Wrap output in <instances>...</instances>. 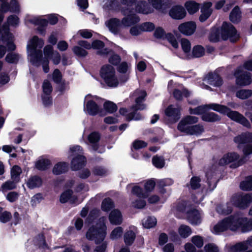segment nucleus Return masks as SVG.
<instances>
[{
  "instance_id": "obj_1",
  "label": "nucleus",
  "mask_w": 252,
  "mask_h": 252,
  "mask_svg": "<svg viewBox=\"0 0 252 252\" xmlns=\"http://www.w3.org/2000/svg\"><path fill=\"white\" fill-rule=\"evenodd\" d=\"M240 229L242 232H247L252 230V220H248L239 215H235L226 217L215 224L212 232L215 234L230 230L236 231Z\"/></svg>"
},
{
  "instance_id": "obj_2",
  "label": "nucleus",
  "mask_w": 252,
  "mask_h": 252,
  "mask_svg": "<svg viewBox=\"0 0 252 252\" xmlns=\"http://www.w3.org/2000/svg\"><path fill=\"white\" fill-rule=\"evenodd\" d=\"M44 44L43 39L34 36L28 43L27 48L29 60L34 65H40V61L43 55L41 49Z\"/></svg>"
},
{
  "instance_id": "obj_3",
  "label": "nucleus",
  "mask_w": 252,
  "mask_h": 252,
  "mask_svg": "<svg viewBox=\"0 0 252 252\" xmlns=\"http://www.w3.org/2000/svg\"><path fill=\"white\" fill-rule=\"evenodd\" d=\"M134 95L136 97L135 105L131 108V110L132 112L127 113V110L125 108H121L119 110L120 113L121 115H126V119L129 121L140 120L142 117L136 112V111L142 110L145 108V105L141 103L144 100L147 95L146 92L144 90H136Z\"/></svg>"
},
{
  "instance_id": "obj_4",
  "label": "nucleus",
  "mask_w": 252,
  "mask_h": 252,
  "mask_svg": "<svg viewBox=\"0 0 252 252\" xmlns=\"http://www.w3.org/2000/svg\"><path fill=\"white\" fill-rule=\"evenodd\" d=\"M105 221V217L100 218L95 225L89 228L86 234V238L89 240H94L96 243L103 241L106 235Z\"/></svg>"
},
{
  "instance_id": "obj_5",
  "label": "nucleus",
  "mask_w": 252,
  "mask_h": 252,
  "mask_svg": "<svg viewBox=\"0 0 252 252\" xmlns=\"http://www.w3.org/2000/svg\"><path fill=\"white\" fill-rule=\"evenodd\" d=\"M213 110L226 115L231 120L238 123L244 126L250 128L251 125L249 121L241 114L236 111H232L226 106L213 104Z\"/></svg>"
},
{
  "instance_id": "obj_6",
  "label": "nucleus",
  "mask_w": 252,
  "mask_h": 252,
  "mask_svg": "<svg viewBox=\"0 0 252 252\" xmlns=\"http://www.w3.org/2000/svg\"><path fill=\"white\" fill-rule=\"evenodd\" d=\"M213 110L226 115L231 120L238 123L244 126L250 128L251 125L249 121L241 114L236 111H232L226 106L213 104Z\"/></svg>"
},
{
  "instance_id": "obj_7",
  "label": "nucleus",
  "mask_w": 252,
  "mask_h": 252,
  "mask_svg": "<svg viewBox=\"0 0 252 252\" xmlns=\"http://www.w3.org/2000/svg\"><path fill=\"white\" fill-rule=\"evenodd\" d=\"M100 74L105 83L110 87H116L119 82H125L128 78L127 75H125L124 79L119 80L116 74L115 68L108 64L104 65L101 67Z\"/></svg>"
},
{
  "instance_id": "obj_8",
  "label": "nucleus",
  "mask_w": 252,
  "mask_h": 252,
  "mask_svg": "<svg viewBox=\"0 0 252 252\" xmlns=\"http://www.w3.org/2000/svg\"><path fill=\"white\" fill-rule=\"evenodd\" d=\"M244 69L252 71V59L245 62L243 66L239 67L234 72V76L236 78V83L240 86L248 85L252 81L251 73L244 71Z\"/></svg>"
},
{
  "instance_id": "obj_9",
  "label": "nucleus",
  "mask_w": 252,
  "mask_h": 252,
  "mask_svg": "<svg viewBox=\"0 0 252 252\" xmlns=\"http://www.w3.org/2000/svg\"><path fill=\"white\" fill-rule=\"evenodd\" d=\"M5 46L9 50H14L15 49V45L13 42L12 34L9 33L6 26H4L0 32V58H2L6 53Z\"/></svg>"
},
{
  "instance_id": "obj_10",
  "label": "nucleus",
  "mask_w": 252,
  "mask_h": 252,
  "mask_svg": "<svg viewBox=\"0 0 252 252\" xmlns=\"http://www.w3.org/2000/svg\"><path fill=\"white\" fill-rule=\"evenodd\" d=\"M50 59H52L54 64H58L60 62L61 57L58 52L53 51L52 46L46 45L44 48V57H42L40 61V64L42 65L45 73L48 72L49 70L48 63Z\"/></svg>"
},
{
  "instance_id": "obj_11",
  "label": "nucleus",
  "mask_w": 252,
  "mask_h": 252,
  "mask_svg": "<svg viewBox=\"0 0 252 252\" xmlns=\"http://www.w3.org/2000/svg\"><path fill=\"white\" fill-rule=\"evenodd\" d=\"M97 100L98 97L96 96L90 94L86 95L84 99L83 108L85 113L91 116L97 114L103 116V114L97 103Z\"/></svg>"
},
{
  "instance_id": "obj_12",
  "label": "nucleus",
  "mask_w": 252,
  "mask_h": 252,
  "mask_svg": "<svg viewBox=\"0 0 252 252\" xmlns=\"http://www.w3.org/2000/svg\"><path fill=\"white\" fill-rule=\"evenodd\" d=\"M243 163L242 159H240L239 155L235 152L225 154L219 160V165L224 166L229 164L232 168H237Z\"/></svg>"
},
{
  "instance_id": "obj_13",
  "label": "nucleus",
  "mask_w": 252,
  "mask_h": 252,
  "mask_svg": "<svg viewBox=\"0 0 252 252\" xmlns=\"http://www.w3.org/2000/svg\"><path fill=\"white\" fill-rule=\"evenodd\" d=\"M47 19L48 22L43 16L33 17L28 15L25 18V21L26 23H31L40 27H44L47 25L48 22L51 25H54L58 21L57 17L55 14L47 16Z\"/></svg>"
},
{
  "instance_id": "obj_14",
  "label": "nucleus",
  "mask_w": 252,
  "mask_h": 252,
  "mask_svg": "<svg viewBox=\"0 0 252 252\" xmlns=\"http://www.w3.org/2000/svg\"><path fill=\"white\" fill-rule=\"evenodd\" d=\"M132 193L136 196V198H131V203L133 207L142 209L146 205V201L144 199L148 197V194L143 193L142 188L137 186H134L132 188Z\"/></svg>"
},
{
  "instance_id": "obj_15",
  "label": "nucleus",
  "mask_w": 252,
  "mask_h": 252,
  "mask_svg": "<svg viewBox=\"0 0 252 252\" xmlns=\"http://www.w3.org/2000/svg\"><path fill=\"white\" fill-rule=\"evenodd\" d=\"M70 151L72 153V156L77 155L71 161V167L73 170H78L84 166L86 162L85 158L80 155L82 149L80 146H74L70 147Z\"/></svg>"
},
{
  "instance_id": "obj_16",
  "label": "nucleus",
  "mask_w": 252,
  "mask_h": 252,
  "mask_svg": "<svg viewBox=\"0 0 252 252\" xmlns=\"http://www.w3.org/2000/svg\"><path fill=\"white\" fill-rule=\"evenodd\" d=\"M220 32L224 40L229 39L231 42H235L239 38V34L234 27L226 22L223 23Z\"/></svg>"
},
{
  "instance_id": "obj_17",
  "label": "nucleus",
  "mask_w": 252,
  "mask_h": 252,
  "mask_svg": "<svg viewBox=\"0 0 252 252\" xmlns=\"http://www.w3.org/2000/svg\"><path fill=\"white\" fill-rule=\"evenodd\" d=\"M126 6L127 8L123 9L122 11L123 14L126 16L121 21L122 28L131 26L139 21L138 17L133 13V12L132 10L133 9V5L131 6Z\"/></svg>"
},
{
  "instance_id": "obj_18",
  "label": "nucleus",
  "mask_w": 252,
  "mask_h": 252,
  "mask_svg": "<svg viewBox=\"0 0 252 252\" xmlns=\"http://www.w3.org/2000/svg\"><path fill=\"white\" fill-rule=\"evenodd\" d=\"M206 84H208L214 87H219L222 84L221 78L216 73H209L203 80V82L200 85L201 87L204 89L211 90V87Z\"/></svg>"
},
{
  "instance_id": "obj_19",
  "label": "nucleus",
  "mask_w": 252,
  "mask_h": 252,
  "mask_svg": "<svg viewBox=\"0 0 252 252\" xmlns=\"http://www.w3.org/2000/svg\"><path fill=\"white\" fill-rule=\"evenodd\" d=\"M252 202L250 194H236L231 198V203L240 208L247 207Z\"/></svg>"
},
{
  "instance_id": "obj_20",
  "label": "nucleus",
  "mask_w": 252,
  "mask_h": 252,
  "mask_svg": "<svg viewBox=\"0 0 252 252\" xmlns=\"http://www.w3.org/2000/svg\"><path fill=\"white\" fill-rule=\"evenodd\" d=\"M198 121L197 117L188 116L184 118L178 124L177 128L181 132L188 134L191 125L196 123Z\"/></svg>"
},
{
  "instance_id": "obj_21",
  "label": "nucleus",
  "mask_w": 252,
  "mask_h": 252,
  "mask_svg": "<svg viewBox=\"0 0 252 252\" xmlns=\"http://www.w3.org/2000/svg\"><path fill=\"white\" fill-rule=\"evenodd\" d=\"M78 46H75L72 48L74 54L79 57H85L88 53L86 50L90 49L91 45L87 41L80 40L78 42Z\"/></svg>"
},
{
  "instance_id": "obj_22",
  "label": "nucleus",
  "mask_w": 252,
  "mask_h": 252,
  "mask_svg": "<svg viewBox=\"0 0 252 252\" xmlns=\"http://www.w3.org/2000/svg\"><path fill=\"white\" fill-rule=\"evenodd\" d=\"M196 25L193 22H187L180 24L178 27L179 31L182 34L189 36L192 35L195 31Z\"/></svg>"
},
{
  "instance_id": "obj_23",
  "label": "nucleus",
  "mask_w": 252,
  "mask_h": 252,
  "mask_svg": "<svg viewBox=\"0 0 252 252\" xmlns=\"http://www.w3.org/2000/svg\"><path fill=\"white\" fill-rule=\"evenodd\" d=\"M170 16L176 20H181L185 17L186 12L185 8L181 5H174L169 11Z\"/></svg>"
},
{
  "instance_id": "obj_24",
  "label": "nucleus",
  "mask_w": 252,
  "mask_h": 252,
  "mask_svg": "<svg viewBox=\"0 0 252 252\" xmlns=\"http://www.w3.org/2000/svg\"><path fill=\"white\" fill-rule=\"evenodd\" d=\"M187 218L191 224L198 225L201 222L202 214L199 211L193 209L187 212Z\"/></svg>"
},
{
  "instance_id": "obj_25",
  "label": "nucleus",
  "mask_w": 252,
  "mask_h": 252,
  "mask_svg": "<svg viewBox=\"0 0 252 252\" xmlns=\"http://www.w3.org/2000/svg\"><path fill=\"white\" fill-rule=\"evenodd\" d=\"M212 6L211 2L207 1L203 3L201 8V14L199 17V20L201 22L205 21L210 17L212 13Z\"/></svg>"
},
{
  "instance_id": "obj_26",
  "label": "nucleus",
  "mask_w": 252,
  "mask_h": 252,
  "mask_svg": "<svg viewBox=\"0 0 252 252\" xmlns=\"http://www.w3.org/2000/svg\"><path fill=\"white\" fill-rule=\"evenodd\" d=\"M135 7V11L138 13L148 14L154 12V9L146 1L139 2L136 5L133 3V8Z\"/></svg>"
},
{
  "instance_id": "obj_27",
  "label": "nucleus",
  "mask_w": 252,
  "mask_h": 252,
  "mask_svg": "<svg viewBox=\"0 0 252 252\" xmlns=\"http://www.w3.org/2000/svg\"><path fill=\"white\" fill-rule=\"evenodd\" d=\"M165 115L173 122H176L180 118V109L173 105L168 106L165 111Z\"/></svg>"
},
{
  "instance_id": "obj_28",
  "label": "nucleus",
  "mask_w": 252,
  "mask_h": 252,
  "mask_svg": "<svg viewBox=\"0 0 252 252\" xmlns=\"http://www.w3.org/2000/svg\"><path fill=\"white\" fill-rule=\"evenodd\" d=\"M250 247H252V236L249 238L245 242L239 243L230 247V251L232 252L247 250Z\"/></svg>"
},
{
  "instance_id": "obj_29",
  "label": "nucleus",
  "mask_w": 252,
  "mask_h": 252,
  "mask_svg": "<svg viewBox=\"0 0 252 252\" xmlns=\"http://www.w3.org/2000/svg\"><path fill=\"white\" fill-rule=\"evenodd\" d=\"M109 220L111 224L119 225L123 222L122 214L119 210L114 209L110 213Z\"/></svg>"
},
{
  "instance_id": "obj_30",
  "label": "nucleus",
  "mask_w": 252,
  "mask_h": 252,
  "mask_svg": "<svg viewBox=\"0 0 252 252\" xmlns=\"http://www.w3.org/2000/svg\"><path fill=\"white\" fill-rule=\"evenodd\" d=\"M106 26L112 32H117L119 30L122 28L121 22L117 18H112L106 23Z\"/></svg>"
},
{
  "instance_id": "obj_31",
  "label": "nucleus",
  "mask_w": 252,
  "mask_h": 252,
  "mask_svg": "<svg viewBox=\"0 0 252 252\" xmlns=\"http://www.w3.org/2000/svg\"><path fill=\"white\" fill-rule=\"evenodd\" d=\"M76 199V197L74 195H72V191L71 190H67L62 193L60 200L63 203L68 201L71 203H75Z\"/></svg>"
},
{
  "instance_id": "obj_32",
  "label": "nucleus",
  "mask_w": 252,
  "mask_h": 252,
  "mask_svg": "<svg viewBox=\"0 0 252 252\" xmlns=\"http://www.w3.org/2000/svg\"><path fill=\"white\" fill-rule=\"evenodd\" d=\"M181 45L183 51L185 54V58L190 59L191 57L190 55L191 44L190 41L186 38H183L181 40Z\"/></svg>"
},
{
  "instance_id": "obj_33",
  "label": "nucleus",
  "mask_w": 252,
  "mask_h": 252,
  "mask_svg": "<svg viewBox=\"0 0 252 252\" xmlns=\"http://www.w3.org/2000/svg\"><path fill=\"white\" fill-rule=\"evenodd\" d=\"M50 161L45 158H40L35 162L36 168L39 170H45L50 167Z\"/></svg>"
},
{
  "instance_id": "obj_34",
  "label": "nucleus",
  "mask_w": 252,
  "mask_h": 252,
  "mask_svg": "<svg viewBox=\"0 0 252 252\" xmlns=\"http://www.w3.org/2000/svg\"><path fill=\"white\" fill-rule=\"evenodd\" d=\"M231 200L229 203L225 204L219 205L216 208L217 212L221 215H227L231 213L232 211Z\"/></svg>"
},
{
  "instance_id": "obj_35",
  "label": "nucleus",
  "mask_w": 252,
  "mask_h": 252,
  "mask_svg": "<svg viewBox=\"0 0 252 252\" xmlns=\"http://www.w3.org/2000/svg\"><path fill=\"white\" fill-rule=\"evenodd\" d=\"M42 184L41 179L37 176L30 177L27 182L29 188L32 189L40 187Z\"/></svg>"
},
{
  "instance_id": "obj_36",
  "label": "nucleus",
  "mask_w": 252,
  "mask_h": 252,
  "mask_svg": "<svg viewBox=\"0 0 252 252\" xmlns=\"http://www.w3.org/2000/svg\"><path fill=\"white\" fill-rule=\"evenodd\" d=\"M91 45V48L98 50L97 53L100 55H107L108 50L107 49H102L104 47V43L100 40L94 41Z\"/></svg>"
},
{
  "instance_id": "obj_37",
  "label": "nucleus",
  "mask_w": 252,
  "mask_h": 252,
  "mask_svg": "<svg viewBox=\"0 0 252 252\" xmlns=\"http://www.w3.org/2000/svg\"><path fill=\"white\" fill-rule=\"evenodd\" d=\"M68 169V166L64 162L57 163L53 168V173L55 175H59L65 172Z\"/></svg>"
},
{
  "instance_id": "obj_38",
  "label": "nucleus",
  "mask_w": 252,
  "mask_h": 252,
  "mask_svg": "<svg viewBox=\"0 0 252 252\" xmlns=\"http://www.w3.org/2000/svg\"><path fill=\"white\" fill-rule=\"evenodd\" d=\"M204 131L203 126L201 125H195L191 126L187 135H194L198 136L202 134Z\"/></svg>"
},
{
  "instance_id": "obj_39",
  "label": "nucleus",
  "mask_w": 252,
  "mask_h": 252,
  "mask_svg": "<svg viewBox=\"0 0 252 252\" xmlns=\"http://www.w3.org/2000/svg\"><path fill=\"white\" fill-rule=\"evenodd\" d=\"M213 104H217L216 103H212L209 105H205L199 106L194 109L190 108L189 113L191 114L199 115L201 114H204V112L208 109H213L212 105Z\"/></svg>"
},
{
  "instance_id": "obj_40",
  "label": "nucleus",
  "mask_w": 252,
  "mask_h": 252,
  "mask_svg": "<svg viewBox=\"0 0 252 252\" xmlns=\"http://www.w3.org/2000/svg\"><path fill=\"white\" fill-rule=\"evenodd\" d=\"M22 173L21 168L18 165L13 166L10 171L11 178L12 180L19 182L20 181V175Z\"/></svg>"
},
{
  "instance_id": "obj_41",
  "label": "nucleus",
  "mask_w": 252,
  "mask_h": 252,
  "mask_svg": "<svg viewBox=\"0 0 252 252\" xmlns=\"http://www.w3.org/2000/svg\"><path fill=\"white\" fill-rule=\"evenodd\" d=\"M202 120L208 122H215L220 120V117L213 112L206 113L202 116Z\"/></svg>"
},
{
  "instance_id": "obj_42",
  "label": "nucleus",
  "mask_w": 252,
  "mask_h": 252,
  "mask_svg": "<svg viewBox=\"0 0 252 252\" xmlns=\"http://www.w3.org/2000/svg\"><path fill=\"white\" fill-rule=\"evenodd\" d=\"M230 20L233 23H237L239 22L241 18V13L240 8L238 6H235L231 12L230 14Z\"/></svg>"
},
{
  "instance_id": "obj_43",
  "label": "nucleus",
  "mask_w": 252,
  "mask_h": 252,
  "mask_svg": "<svg viewBox=\"0 0 252 252\" xmlns=\"http://www.w3.org/2000/svg\"><path fill=\"white\" fill-rule=\"evenodd\" d=\"M185 6L188 12L193 14L199 10V4L193 1H189L186 2Z\"/></svg>"
},
{
  "instance_id": "obj_44",
  "label": "nucleus",
  "mask_w": 252,
  "mask_h": 252,
  "mask_svg": "<svg viewBox=\"0 0 252 252\" xmlns=\"http://www.w3.org/2000/svg\"><path fill=\"white\" fill-rule=\"evenodd\" d=\"M191 228L187 225H181L178 228V233L180 236L183 238H186L191 234Z\"/></svg>"
},
{
  "instance_id": "obj_45",
  "label": "nucleus",
  "mask_w": 252,
  "mask_h": 252,
  "mask_svg": "<svg viewBox=\"0 0 252 252\" xmlns=\"http://www.w3.org/2000/svg\"><path fill=\"white\" fill-rule=\"evenodd\" d=\"M173 94L176 99L180 100L184 97H188L189 96L190 93L185 88H182L181 90L175 89Z\"/></svg>"
},
{
  "instance_id": "obj_46",
  "label": "nucleus",
  "mask_w": 252,
  "mask_h": 252,
  "mask_svg": "<svg viewBox=\"0 0 252 252\" xmlns=\"http://www.w3.org/2000/svg\"><path fill=\"white\" fill-rule=\"evenodd\" d=\"M157 220L155 217H148L142 220V224L146 228H150L156 225Z\"/></svg>"
},
{
  "instance_id": "obj_47",
  "label": "nucleus",
  "mask_w": 252,
  "mask_h": 252,
  "mask_svg": "<svg viewBox=\"0 0 252 252\" xmlns=\"http://www.w3.org/2000/svg\"><path fill=\"white\" fill-rule=\"evenodd\" d=\"M252 95V90L242 89L236 92V96L241 99H245Z\"/></svg>"
},
{
  "instance_id": "obj_48",
  "label": "nucleus",
  "mask_w": 252,
  "mask_h": 252,
  "mask_svg": "<svg viewBox=\"0 0 252 252\" xmlns=\"http://www.w3.org/2000/svg\"><path fill=\"white\" fill-rule=\"evenodd\" d=\"M104 110L109 113H112L117 110V106L112 101H106L103 104Z\"/></svg>"
},
{
  "instance_id": "obj_49",
  "label": "nucleus",
  "mask_w": 252,
  "mask_h": 252,
  "mask_svg": "<svg viewBox=\"0 0 252 252\" xmlns=\"http://www.w3.org/2000/svg\"><path fill=\"white\" fill-rule=\"evenodd\" d=\"M135 238V233L132 230L127 231L124 235L125 242L126 245H130Z\"/></svg>"
},
{
  "instance_id": "obj_50",
  "label": "nucleus",
  "mask_w": 252,
  "mask_h": 252,
  "mask_svg": "<svg viewBox=\"0 0 252 252\" xmlns=\"http://www.w3.org/2000/svg\"><path fill=\"white\" fill-rule=\"evenodd\" d=\"M240 188L242 189L245 190H249L252 189V176L247 177L246 180L240 184Z\"/></svg>"
},
{
  "instance_id": "obj_51",
  "label": "nucleus",
  "mask_w": 252,
  "mask_h": 252,
  "mask_svg": "<svg viewBox=\"0 0 252 252\" xmlns=\"http://www.w3.org/2000/svg\"><path fill=\"white\" fill-rule=\"evenodd\" d=\"M113 207H114V203L109 198L105 199L102 202L101 209L104 211H109Z\"/></svg>"
},
{
  "instance_id": "obj_52",
  "label": "nucleus",
  "mask_w": 252,
  "mask_h": 252,
  "mask_svg": "<svg viewBox=\"0 0 252 252\" xmlns=\"http://www.w3.org/2000/svg\"><path fill=\"white\" fill-rule=\"evenodd\" d=\"M18 182H16L15 181H7L3 183L1 186V189L2 191H5L8 190H11L14 189L16 187V184Z\"/></svg>"
},
{
  "instance_id": "obj_53",
  "label": "nucleus",
  "mask_w": 252,
  "mask_h": 252,
  "mask_svg": "<svg viewBox=\"0 0 252 252\" xmlns=\"http://www.w3.org/2000/svg\"><path fill=\"white\" fill-rule=\"evenodd\" d=\"M20 58V56L17 54L8 53L5 58V60L9 63H16L18 62Z\"/></svg>"
},
{
  "instance_id": "obj_54",
  "label": "nucleus",
  "mask_w": 252,
  "mask_h": 252,
  "mask_svg": "<svg viewBox=\"0 0 252 252\" xmlns=\"http://www.w3.org/2000/svg\"><path fill=\"white\" fill-rule=\"evenodd\" d=\"M152 162L154 165L157 168H162L165 164L164 160L162 157L155 156L153 158Z\"/></svg>"
},
{
  "instance_id": "obj_55",
  "label": "nucleus",
  "mask_w": 252,
  "mask_h": 252,
  "mask_svg": "<svg viewBox=\"0 0 252 252\" xmlns=\"http://www.w3.org/2000/svg\"><path fill=\"white\" fill-rule=\"evenodd\" d=\"M234 141L238 145V147L241 144L248 143L245 132H243L241 134L235 137L234 138Z\"/></svg>"
},
{
  "instance_id": "obj_56",
  "label": "nucleus",
  "mask_w": 252,
  "mask_h": 252,
  "mask_svg": "<svg viewBox=\"0 0 252 252\" xmlns=\"http://www.w3.org/2000/svg\"><path fill=\"white\" fill-rule=\"evenodd\" d=\"M123 232V229L121 227H117L111 232L110 238L112 240H116L120 238Z\"/></svg>"
},
{
  "instance_id": "obj_57",
  "label": "nucleus",
  "mask_w": 252,
  "mask_h": 252,
  "mask_svg": "<svg viewBox=\"0 0 252 252\" xmlns=\"http://www.w3.org/2000/svg\"><path fill=\"white\" fill-rule=\"evenodd\" d=\"M205 53L204 48L199 45L194 46L192 49V56L198 58L202 56Z\"/></svg>"
},
{
  "instance_id": "obj_58",
  "label": "nucleus",
  "mask_w": 252,
  "mask_h": 252,
  "mask_svg": "<svg viewBox=\"0 0 252 252\" xmlns=\"http://www.w3.org/2000/svg\"><path fill=\"white\" fill-rule=\"evenodd\" d=\"M79 34L83 38H89L92 36V33L91 31L88 30H79L76 35L73 36L72 39H76L77 37V35Z\"/></svg>"
},
{
  "instance_id": "obj_59",
  "label": "nucleus",
  "mask_w": 252,
  "mask_h": 252,
  "mask_svg": "<svg viewBox=\"0 0 252 252\" xmlns=\"http://www.w3.org/2000/svg\"><path fill=\"white\" fill-rule=\"evenodd\" d=\"M43 94H50L52 91V87L51 83L48 80H45L42 85Z\"/></svg>"
},
{
  "instance_id": "obj_60",
  "label": "nucleus",
  "mask_w": 252,
  "mask_h": 252,
  "mask_svg": "<svg viewBox=\"0 0 252 252\" xmlns=\"http://www.w3.org/2000/svg\"><path fill=\"white\" fill-rule=\"evenodd\" d=\"M191 242L198 248H201L203 245V239L198 235L193 236L191 238Z\"/></svg>"
},
{
  "instance_id": "obj_61",
  "label": "nucleus",
  "mask_w": 252,
  "mask_h": 252,
  "mask_svg": "<svg viewBox=\"0 0 252 252\" xmlns=\"http://www.w3.org/2000/svg\"><path fill=\"white\" fill-rule=\"evenodd\" d=\"M107 54L110 55V57L109 59V62L111 63L114 65H116L120 63L121 59L118 55L114 54L112 52L109 50H108Z\"/></svg>"
},
{
  "instance_id": "obj_62",
  "label": "nucleus",
  "mask_w": 252,
  "mask_h": 252,
  "mask_svg": "<svg viewBox=\"0 0 252 252\" xmlns=\"http://www.w3.org/2000/svg\"><path fill=\"white\" fill-rule=\"evenodd\" d=\"M88 139L90 143L95 144L100 139V135L98 133L94 132L91 133L88 137Z\"/></svg>"
},
{
  "instance_id": "obj_63",
  "label": "nucleus",
  "mask_w": 252,
  "mask_h": 252,
  "mask_svg": "<svg viewBox=\"0 0 252 252\" xmlns=\"http://www.w3.org/2000/svg\"><path fill=\"white\" fill-rule=\"evenodd\" d=\"M140 26L142 32H151L155 28L154 24L151 22H145Z\"/></svg>"
},
{
  "instance_id": "obj_64",
  "label": "nucleus",
  "mask_w": 252,
  "mask_h": 252,
  "mask_svg": "<svg viewBox=\"0 0 252 252\" xmlns=\"http://www.w3.org/2000/svg\"><path fill=\"white\" fill-rule=\"evenodd\" d=\"M204 250L205 252H219L218 247L213 243L206 245L204 248Z\"/></svg>"
}]
</instances>
